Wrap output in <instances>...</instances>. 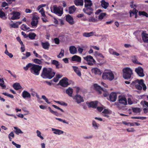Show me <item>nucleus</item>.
Segmentation results:
<instances>
[{"mask_svg": "<svg viewBox=\"0 0 148 148\" xmlns=\"http://www.w3.org/2000/svg\"><path fill=\"white\" fill-rule=\"evenodd\" d=\"M33 64L31 63H28L26 66L23 67V69L26 71L29 68H31L33 66Z\"/></svg>", "mask_w": 148, "mask_h": 148, "instance_id": "obj_41", "label": "nucleus"}, {"mask_svg": "<svg viewBox=\"0 0 148 148\" xmlns=\"http://www.w3.org/2000/svg\"><path fill=\"white\" fill-rule=\"evenodd\" d=\"M135 71L140 77H143L145 76V74L143 73V69L140 66L136 68L135 69Z\"/></svg>", "mask_w": 148, "mask_h": 148, "instance_id": "obj_9", "label": "nucleus"}, {"mask_svg": "<svg viewBox=\"0 0 148 148\" xmlns=\"http://www.w3.org/2000/svg\"><path fill=\"white\" fill-rule=\"evenodd\" d=\"M2 94L5 96H8L11 98H14V96L6 92H3L2 93Z\"/></svg>", "mask_w": 148, "mask_h": 148, "instance_id": "obj_49", "label": "nucleus"}, {"mask_svg": "<svg viewBox=\"0 0 148 148\" xmlns=\"http://www.w3.org/2000/svg\"><path fill=\"white\" fill-rule=\"evenodd\" d=\"M31 96L30 94L27 91H24L22 92V97L24 98H30Z\"/></svg>", "mask_w": 148, "mask_h": 148, "instance_id": "obj_28", "label": "nucleus"}, {"mask_svg": "<svg viewBox=\"0 0 148 148\" xmlns=\"http://www.w3.org/2000/svg\"><path fill=\"white\" fill-rule=\"evenodd\" d=\"M21 29L24 31H27L30 29V28L24 24H23L21 26Z\"/></svg>", "mask_w": 148, "mask_h": 148, "instance_id": "obj_33", "label": "nucleus"}, {"mask_svg": "<svg viewBox=\"0 0 148 148\" xmlns=\"http://www.w3.org/2000/svg\"><path fill=\"white\" fill-rule=\"evenodd\" d=\"M43 57L46 61H49L51 60V58L48 57L47 55L45 54H43Z\"/></svg>", "mask_w": 148, "mask_h": 148, "instance_id": "obj_48", "label": "nucleus"}, {"mask_svg": "<svg viewBox=\"0 0 148 148\" xmlns=\"http://www.w3.org/2000/svg\"><path fill=\"white\" fill-rule=\"evenodd\" d=\"M8 3H6L5 2H3L2 4V7H5L6 6H8Z\"/></svg>", "mask_w": 148, "mask_h": 148, "instance_id": "obj_63", "label": "nucleus"}, {"mask_svg": "<svg viewBox=\"0 0 148 148\" xmlns=\"http://www.w3.org/2000/svg\"><path fill=\"white\" fill-rule=\"evenodd\" d=\"M16 39L17 41H18V42H19V43L22 46H24V45L23 44V42L21 40V39L19 37H17L16 38Z\"/></svg>", "mask_w": 148, "mask_h": 148, "instance_id": "obj_55", "label": "nucleus"}, {"mask_svg": "<svg viewBox=\"0 0 148 148\" xmlns=\"http://www.w3.org/2000/svg\"><path fill=\"white\" fill-rule=\"evenodd\" d=\"M93 9L91 7H85L83 9V11L86 14L90 15L92 13Z\"/></svg>", "mask_w": 148, "mask_h": 148, "instance_id": "obj_12", "label": "nucleus"}, {"mask_svg": "<svg viewBox=\"0 0 148 148\" xmlns=\"http://www.w3.org/2000/svg\"><path fill=\"white\" fill-rule=\"evenodd\" d=\"M97 103L98 101H91L90 102H86V103L89 108H96L97 106Z\"/></svg>", "mask_w": 148, "mask_h": 148, "instance_id": "obj_13", "label": "nucleus"}, {"mask_svg": "<svg viewBox=\"0 0 148 148\" xmlns=\"http://www.w3.org/2000/svg\"><path fill=\"white\" fill-rule=\"evenodd\" d=\"M14 129L16 130L15 132L17 135H18L19 134H22L23 133L22 131L16 127H14Z\"/></svg>", "mask_w": 148, "mask_h": 148, "instance_id": "obj_34", "label": "nucleus"}, {"mask_svg": "<svg viewBox=\"0 0 148 148\" xmlns=\"http://www.w3.org/2000/svg\"><path fill=\"white\" fill-rule=\"evenodd\" d=\"M53 12L59 16H61L63 13V9L61 7H58L56 5H54Z\"/></svg>", "mask_w": 148, "mask_h": 148, "instance_id": "obj_6", "label": "nucleus"}, {"mask_svg": "<svg viewBox=\"0 0 148 148\" xmlns=\"http://www.w3.org/2000/svg\"><path fill=\"white\" fill-rule=\"evenodd\" d=\"M118 101L119 103L122 105H126L127 104V99L123 96H119L118 97Z\"/></svg>", "mask_w": 148, "mask_h": 148, "instance_id": "obj_8", "label": "nucleus"}, {"mask_svg": "<svg viewBox=\"0 0 148 148\" xmlns=\"http://www.w3.org/2000/svg\"><path fill=\"white\" fill-rule=\"evenodd\" d=\"M84 58L87 62L88 64L90 65H93V63L95 62V60L90 55L84 57Z\"/></svg>", "mask_w": 148, "mask_h": 148, "instance_id": "obj_7", "label": "nucleus"}, {"mask_svg": "<svg viewBox=\"0 0 148 148\" xmlns=\"http://www.w3.org/2000/svg\"><path fill=\"white\" fill-rule=\"evenodd\" d=\"M11 14L13 15V16L10 19L14 20L18 19L20 18L19 16L20 14L19 12H14Z\"/></svg>", "mask_w": 148, "mask_h": 148, "instance_id": "obj_14", "label": "nucleus"}, {"mask_svg": "<svg viewBox=\"0 0 148 148\" xmlns=\"http://www.w3.org/2000/svg\"><path fill=\"white\" fill-rule=\"evenodd\" d=\"M76 10V8L75 6H72L69 8V13L70 14H73Z\"/></svg>", "mask_w": 148, "mask_h": 148, "instance_id": "obj_32", "label": "nucleus"}, {"mask_svg": "<svg viewBox=\"0 0 148 148\" xmlns=\"http://www.w3.org/2000/svg\"><path fill=\"white\" fill-rule=\"evenodd\" d=\"M93 35V33L92 32L89 33L85 32L83 34V36L86 37H89Z\"/></svg>", "mask_w": 148, "mask_h": 148, "instance_id": "obj_36", "label": "nucleus"}, {"mask_svg": "<svg viewBox=\"0 0 148 148\" xmlns=\"http://www.w3.org/2000/svg\"><path fill=\"white\" fill-rule=\"evenodd\" d=\"M12 143L17 148H20L21 147V145H20L16 144L13 141L12 142Z\"/></svg>", "mask_w": 148, "mask_h": 148, "instance_id": "obj_53", "label": "nucleus"}, {"mask_svg": "<svg viewBox=\"0 0 148 148\" xmlns=\"http://www.w3.org/2000/svg\"><path fill=\"white\" fill-rule=\"evenodd\" d=\"M4 82L3 80V78H0V86H1L3 88H5L6 87V86L4 84Z\"/></svg>", "mask_w": 148, "mask_h": 148, "instance_id": "obj_39", "label": "nucleus"}, {"mask_svg": "<svg viewBox=\"0 0 148 148\" xmlns=\"http://www.w3.org/2000/svg\"><path fill=\"white\" fill-rule=\"evenodd\" d=\"M52 106L54 107L55 108L59 110H60V111H61L62 112H64V110L58 107L56 105H52Z\"/></svg>", "mask_w": 148, "mask_h": 148, "instance_id": "obj_57", "label": "nucleus"}, {"mask_svg": "<svg viewBox=\"0 0 148 148\" xmlns=\"http://www.w3.org/2000/svg\"><path fill=\"white\" fill-rule=\"evenodd\" d=\"M68 81V79L65 77L60 81L59 84L62 86L66 87L69 85Z\"/></svg>", "mask_w": 148, "mask_h": 148, "instance_id": "obj_10", "label": "nucleus"}, {"mask_svg": "<svg viewBox=\"0 0 148 148\" xmlns=\"http://www.w3.org/2000/svg\"><path fill=\"white\" fill-rule=\"evenodd\" d=\"M90 48H92L93 49L96 50H98L99 49V48L98 47H97L96 46H90Z\"/></svg>", "mask_w": 148, "mask_h": 148, "instance_id": "obj_64", "label": "nucleus"}, {"mask_svg": "<svg viewBox=\"0 0 148 148\" xmlns=\"http://www.w3.org/2000/svg\"><path fill=\"white\" fill-rule=\"evenodd\" d=\"M73 91V89L72 88H71L70 87H69L66 90V92L69 96L72 97Z\"/></svg>", "mask_w": 148, "mask_h": 148, "instance_id": "obj_29", "label": "nucleus"}, {"mask_svg": "<svg viewBox=\"0 0 148 148\" xmlns=\"http://www.w3.org/2000/svg\"><path fill=\"white\" fill-rule=\"evenodd\" d=\"M94 88L99 92L100 94L101 93V91H103L105 92L106 91V89H103L100 86H98L97 84H94Z\"/></svg>", "mask_w": 148, "mask_h": 148, "instance_id": "obj_18", "label": "nucleus"}, {"mask_svg": "<svg viewBox=\"0 0 148 148\" xmlns=\"http://www.w3.org/2000/svg\"><path fill=\"white\" fill-rule=\"evenodd\" d=\"M126 130L127 132H133L135 131V130L133 128L127 129Z\"/></svg>", "mask_w": 148, "mask_h": 148, "instance_id": "obj_59", "label": "nucleus"}, {"mask_svg": "<svg viewBox=\"0 0 148 148\" xmlns=\"http://www.w3.org/2000/svg\"><path fill=\"white\" fill-rule=\"evenodd\" d=\"M56 119L64 123H66L67 124H68V122H66L65 120H63L61 119L56 118Z\"/></svg>", "mask_w": 148, "mask_h": 148, "instance_id": "obj_52", "label": "nucleus"}, {"mask_svg": "<svg viewBox=\"0 0 148 148\" xmlns=\"http://www.w3.org/2000/svg\"><path fill=\"white\" fill-rule=\"evenodd\" d=\"M85 7H91L92 5V1L90 0H84Z\"/></svg>", "mask_w": 148, "mask_h": 148, "instance_id": "obj_27", "label": "nucleus"}, {"mask_svg": "<svg viewBox=\"0 0 148 148\" xmlns=\"http://www.w3.org/2000/svg\"><path fill=\"white\" fill-rule=\"evenodd\" d=\"M72 67L73 68L74 71L76 74L79 76L80 77L81 76V73L79 68L77 66H73Z\"/></svg>", "mask_w": 148, "mask_h": 148, "instance_id": "obj_21", "label": "nucleus"}, {"mask_svg": "<svg viewBox=\"0 0 148 148\" xmlns=\"http://www.w3.org/2000/svg\"><path fill=\"white\" fill-rule=\"evenodd\" d=\"M64 50L63 49H62L61 51L59 54L57 56L58 58H60L64 56Z\"/></svg>", "mask_w": 148, "mask_h": 148, "instance_id": "obj_40", "label": "nucleus"}, {"mask_svg": "<svg viewBox=\"0 0 148 148\" xmlns=\"http://www.w3.org/2000/svg\"><path fill=\"white\" fill-rule=\"evenodd\" d=\"M139 14L140 15H142L144 16H146V17H148V14H147L144 12H139Z\"/></svg>", "mask_w": 148, "mask_h": 148, "instance_id": "obj_50", "label": "nucleus"}, {"mask_svg": "<svg viewBox=\"0 0 148 148\" xmlns=\"http://www.w3.org/2000/svg\"><path fill=\"white\" fill-rule=\"evenodd\" d=\"M39 12L41 13L42 16L43 17H45L46 15L45 14V12L44 11V9L43 8H41L39 11Z\"/></svg>", "mask_w": 148, "mask_h": 148, "instance_id": "obj_54", "label": "nucleus"}, {"mask_svg": "<svg viewBox=\"0 0 148 148\" xmlns=\"http://www.w3.org/2000/svg\"><path fill=\"white\" fill-rule=\"evenodd\" d=\"M133 112L136 113L140 112V109L139 108H132Z\"/></svg>", "mask_w": 148, "mask_h": 148, "instance_id": "obj_43", "label": "nucleus"}, {"mask_svg": "<svg viewBox=\"0 0 148 148\" xmlns=\"http://www.w3.org/2000/svg\"><path fill=\"white\" fill-rule=\"evenodd\" d=\"M74 3L76 5L82 6L83 5V0H75Z\"/></svg>", "mask_w": 148, "mask_h": 148, "instance_id": "obj_30", "label": "nucleus"}, {"mask_svg": "<svg viewBox=\"0 0 148 148\" xmlns=\"http://www.w3.org/2000/svg\"><path fill=\"white\" fill-rule=\"evenodd\" d=\"M36 36V35L34 33L31 32L29 34L28 36L31 39L33 40L35 39Z\"/></svg>", "mask_w": 148, "mask_h": 148, "instance_id": "obj_35", "label": "nucleus"}, {"mask_svg": "<svg viewBox=\"0 0 148 148\" xmlns=\"http://www.w3.org/2000/svg\"><path fill=\"white\" fill-rule=\"evenodd\" d=\"M143 80H139L137 79L132 82L131 84L132 86H135L136 88L138 90H141L142 89V87L143 90H145L147 89V87L145 84L143 82Z\"/></svg>", "mask_w": 148, "mask_h": 148, "instance_id": "obj_2", "label": "nucleus"}, {"mask_svg": "<svg viewBox=\"0 0 148 148\" xmlns=\"http://www.w3.org/2000/svg\"><path fill=\"white\" fill-rule=\"evenodd\" d=\"M75 99V101L78 104L84 101V100L82 97L79 95H76L73 98Z\"/></svg>", "mask_w": 148, "mask_h": 148, "instance_id": "obj_11", "label": "nucleus"}, {"mask_svg": "<svg viewBox=\"0 0 148 148\" xmlns=\"http://www.w3.org/2000/svg\"><path fill=\"white\" fill-rule=\"evenodd\" d=\"M102 113L105 114H108L110 113V111L108 109H105Z\"/></svg>", "mask_w": 148, "mask_h": 148, "instance_id": "obj_58", "label": "nucleus"}, {"mask_svg": "<svg viewBox=\"0 0 148 148\" xmlns=\"http://www.w3.org/2000/svg\"><path fill=\"white\" fill-rule=\"evenodd\" d=\"M51 63L52 64L55 65L57 69H59L60 68L59 66H61V67L62 66V64L58 61L55 60H51Z\"/></svg>", "mask_w": 148, "mask_h": 148, "instance_id": "obj_19", "label": "nucleus"}, {"mask_svg": "<svg viewBox=\"0 0 148 148\" xmlns=\"http://www.w3.org/2000/svg\"><path fill=\"white\" fill-rule=\"evenodd\" d=\"M69 50L71 54H74L77 53V49L74 46H70L69 47Z\"/></svg>", "mask_w": 148, "mask_h": 148, "instance_id": "obj_23", "label": "nucleus"}, {"mask_svg": "<svg viewBox=\"0 0 148 148\" xmlns=\"http://www.w3.org/2000/svg\"><path fill=\"white\" fill-rule=\"evenodd\" d=\"M42 68L41 66L33 64L32 67L30 68L31 72L36 75H39L40 72Z\"/></svg>", "mask_w": 148, "mask_h": 148, "instance_id": "obj_3", "label": "nucleus"}, {"mask_svg": "<svg viewBox=\"0 0 148 148\" xmlns=\"http://www.w3.org/2000/svg\"><path fill=\"white\" fill-rule=\"evenodd\" d=\"M55 42L57 44H58L60 43V40L58 38H55L54 39Z\"/></svg>", "mask_w": 148, "mask_h": 148, "instance_id": "obj_60", "label": "nucleus"}, {"mask_svg": "<svg viewBox=\"0 0 148 148\" xmlns=\"http://www.w3.org/2000/svg\"><path fill=\"white\" fill-rule=\"evenodd\" d=\"M36 133L37 134V136L40 138L42 140L44 139V138L43 137V136H41V133L39 130H37L36 131Z\"/></svg>", "mask_w": 148, "mask_h": 148, "instance_id": "obj_44", "label": "nucleus"}, {"mask_svg": "<svg viewBox=\"0 0 148 148\" xmlns=\"http://www.w3.org/2000/svg\"><path fill=\"white\" fill-rule=\"evenodd\" d=\"M4 53L5 54L8 56L10 58H12L13 57L12 54L11 53H9L8 51V50H5Z\"/></svg>", "mask_w": 148, "mask_h": 148, "instance_id": "obj_46", "label": "nucleus"}, {"mask_svg": "<svg viewBox=\"0 0 148 148\" xmlns=\"http://www.w3.org/2000/svg\"><path fill=\"white\" fill-rule=\"evenodd\" d=\"M137 12L138 11L136 10L135 8L133 9L132 11H130V16H131L132 14H133V15L135 14L136 15Z\"/></svg>", "mask_w": 148, "mask_h": 148, "instance_id": "obj_42", "label": "nucleus"}, {"mask_svg": "<svg viewBox=\"0 0 148 148\" xmlns=\"http://www.w3.org/2000/svg\"><path fill=\"white\" fill-rule=\"evenodd\" d=\"M42 60H43V59H41V60H40L39 59L36 58L34 60V62L37 64H41L42 63Z\"/></svg>", "mask_w": 148, "mask_h": 148, "instance_id": "obj_38", "label": "nucleus"}, {"mask_svg": "<svg viewBox=\"0 0 148 148\" xmlns=\"http://www.w3.org/2000/svg\"><path fill=\"white\" fill-rule=\"evenodd\" d=\"M13 87L16 90H18L21 88V86L19 83H16L13 85Z\"/></svg>", "mask_w": 148, "mask_h": 148, "instance_id": "obj_31", "label": "nucleus"}, {"mask_svg": "<svg viewBox=\"0 0 148 148\" xmlns=\"http://www.w3.org/2000/svg\"><path fill=\"white\" fill-rule=\"evenodd\" d=\"M92 71L93 73L96 75H100L102 73V72L101 70L97 68L92 69Z\"/></svg>", "mask_w": 148, "mask_h": 148, "instance_id": "obj_22", "label": "nucleus"}, {"mask_svg": "<svg viewBox=\"0 0 148 148\" xmlns=\"http://www.w3.org/2000/svg\"><path fill=\"white\" fill-rule=\"evenodd\" d=\"M106 13H101L99 16V19L101 20L102 19L103 17L106 15Z\"/></svg>", "mask_w": 148, "mask_h": 148, "instance_id": "obj_51", "label": "nucleus"}, {"mask_svg": "<svg viewBox=\"0 0 148 148\" xmlns=\"http://www.w3.org/2000/svg\"><path fill=\"white\" fill-rule=\"evenodd\" d=\"M66 21L71 25L73 24L74 23L73 17L69 14H68L66 15Z\"/></svg>", "mask_w": 148, "mask_h": 148, "instance_id": "obj_16", "label": "nucleus"}, {"mask_svg": "<svg viewBox=\"0 0 148 148\" xmlns=\"http://www.w3.org/2000/svg\"><path fill=\"white\" fill-rule=\"evenodd\" d=\"M110 100L112 102L115 101L117 98V96L116 93L112 92L110 95L109 97Z\"/></svg>", "mask_w": 148, "mask_h": 148, "instance_id": "obj_15", "label": "nucleus"}, {"mask_svg": "<svg viewBox=\"0 0 148 148\" xmlns=\"http://www.w3.org/2000/svg\"><path fill=\"white\" fill-rule=\"evenodd\" d=\"M52 131L53 132L54 134H56L60 135L63 134L64 132L60 130L52 128L51 129Z\"/></svg>", "mask_w": 148, "mask_h": 148, "instance_id": "obj_25", "label": "nucleus"}, {"mask_svg": "<svg viewBox=\"0 0 148 148\" xmlns=\"http://www.w3.org/2000/svg\"><path fill=\"white\" fill-rule=\"evenodd\" d=\"M90 22H95L97 21V19L93 17H91L89 19Z\"/></svg>", "mask_w": 148, "mask_h": 148, "instance_id": "obj_61", "label": "nucleus"}, {"mask_svg": "<svg viewBox=\"0 0 148 148\" xmlns=\"http://www.w3.org/2000/svg\"><path fill=\"white\" fill-rule=\"evenodd\" d=\"M10 25L11 26V27L14 28H17L18 27V25L16 23H13L12 24H10Z\"/></svg>", "mask_w": 148, "mask_h": 148, "instance_id": "obj_45", "label": "nucleus"}, {"mask_svg": "<svg viewBox=\"0 0 148 148\" xmlns=\"http://www.w3.org/2000/svg\"><path fill=\"white\" fill-rule=\"evenodd\" d=\"M92 126L95 130H97L98 129L99 124L94 121H92Z\"/></svg>", "mask_w": 148, "mask_h": 148, "instance_id": "obj_37", "label": "nucleus"}, {"mask_svg": "<svg viewBox=\"0 0 148 148\" xmlns=\"http://www.w3.org/2000/svg\"><path fill=\"white\" fill-rule=\"evenodd\" d=\"M71 60L73 61H75L79 62L81 61V59L80 57L75 55L72 57Z\"/></svg>", "mask_w": 148, "mask_h": 148, "instance_id": "obj_26", "label": "nucleus"}, {"mask_svg": "<svg viewBox=\"0 0 148 148\" xmlns=\"http://www.w3.org/2000/svg\"><path fill=\"white\" fill-rule=\"evenodd\" d=\"M83 49L81 48L80 47H78V50L79 53L82 54L83 52Z\"/></svg>", "mask_w": 148, "mask_h": 148, "instance_id": "obj_62", "label": "nucleus"}, {"mask_svg": "<svg viewBox=\"0 0 148 148\" xmlns=\"http://www.w3.org/2000/svg\"><path fill=\"white\" fill-rule=\"evenodd\" d=\"M132 61L134 63L136 64H138L142 65V64L138 62V61L137 59L135 58H134L132 59Z\"/></svg>", "mask_w": 148, "mask_h": 148, "instance_id": "obj_47", "label": "nucleus"}, {"mask_svg": "<svg viewBox=\"0 0 148 148\" xmlns=\"http://www.w3.org/2000/svg\"><path fill=\"white\" fill-rule=\"evenodd\" d=\"M102 78L104 80L112 81L114 79V75L111 71L105 72L102 74Z\"/></svg>", "mask_w": 148, "mask_h": 148, "instance_id": "obj_5", "label": "nucleus"}, {"mask_svg": "<svg viewBox=\"0 0 148 148\" xmlns=\"http://www.w3.org/2000/svg\"><path fill=\"white\" fill-rule=\"evenodd\" d=\"M38 18L36 16H34L31 24L32 27H36L38 23Z\"/></svg>", "mask_w": 148, "mask_h": 148, "instance_id": "obj_17", "label": "nucleus"}, {"mask_svg": "<svg viewBox=\"0 0 148 148\" xmlns=\"http://www.w3.org/2000/svg\"><path fill=\"white\" fill-rule=\"evenodd\" d=\"M55 73L51 68H44L41 76L44 79H51L55 75Z\"/></svg>", "mask_w": 148, "mask_h": 148, "instance_id": "obj_1", "label": "nucleus"}, {"mask_svg": "<svg viewBox=\"0 0 148 148\" xmlns=\"http://www.w3.org/2000/svg\"><path fill=\"white\" fill-rule=\"evenodd\" d=\"M33 52L36 57L38 58H41V56L37 53L35 51H34Z\"/></svg>", "mask_w": 148, "mask_h": 148, "instance_id": "obj_56", "label": "nucleus"}, {"mask_svg": "<svg viewBox=\"0 0 148 148\" xmlns=\"http://www.w3.org/2000/svg\"><path fill=\"white\" fill-rule=\"evenodd\" d=\"M41 45L43 48L44 49L46 50L49 49V47L50 46V44L47 41L45 42H42Z\"/></svg>", "mask_w": 148, "mask_h": 148, "instance_id": "obj_20", "label": "nucleus"}, {"mask_svg": "<svg viewBox=\"0 0 148 148\" xmlns=\"http://www.w3.org/2000/svg\"><path fill=\"white\" fill-rule=\"evenodd\" d=\"M123 77L125 79H130L131 75L133 74L132 71L128 67L123 69Z\"/></svg>", "mask_w": 148, "mask_h": 148, "instance_id": "obj_4", "label": "nucleus"}, {"mask_svg": "<svg viewBox=\"0 0 148 148\" xmlns=\"http://www.w3.org/2000/svg\"><path fill=\"white\" fill-rule=\"evenodd\" d=\"M101 3V6L104 9H106L109 5V3L106 2L104 0H102Z\"/></svg>", "mask_w": 148, "mask_h": 148, "instance_id": "obj_24", "label": "nucleus"}]
</instances>
